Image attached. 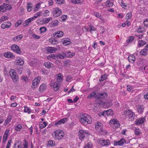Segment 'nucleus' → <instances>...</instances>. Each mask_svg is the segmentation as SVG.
Returning a JSON list of instances; mask_svg holds the SVG:
<instances>
[{
  "label": "nucleus",
  "instance_id": "54",
  "mask_svg": "<svg viewBox=\"0 0 148 148\" xmlns=\"http://www.w3.org/2000/svg\"><path fill=\"white\" fill-rule=\"evenodd\" d=\"M25 23H23V25L25 27L28 25V24L31 22V21L30 20L29 18L26 20L25 21Z\"/></svg>",
  "mask_w": 148,
  "mask_h": 148
},
{
  "label": "nucleus",
  "instance_id": "42",
  "mask_svg": "<svg viewBox=\"0 0 148 148\" xmlns=\"http://www.w3.org/2000/svg\"><path fill=\"white\" fill-rule=\"evenodd\" d=\"M113 4V2L110 1H108L106 2V5L108 7H112Z\"/></svg>",
  "mask_w": 148,
  "mask_h": 148
},
{
  "label": "nucleus",
  "instance_id": "33",
  "mask_svg": "<svg viewBox=\"0 0 148 148\" xmlns=\"http://www.w3.org/2000/svg\"><path fill=\"white\" fill-rule=\"evenodd\" d=\"M44 64L46 68H48L51 67L53 65L50 62H45Z\"/></svg>",
  "mask_w": 148,
  "mask_h": 148
},
{
  "label": "nucleus",
  "instance_id": "8",
  "mask_svg": "<svg viewBox=\"0 0 148 148\" xmlns=\"http://www.w3.org/2000/svg\"><path fill=\"white\" fill-rule=\"evenodd\" d=\"M53 35L55 38H60L63 35V33L62 31H58L53 33Z\"/></svg>",
  "mask_w": 148,
  "mask_h": 148
},
{
  "label": "nucleus",
  "instance_id": "35",
  "mask_svg": "<svg viewBox=\"0 0 148 148\" xmlns=\"http://www.w3.org/2000/svg\"><path fill=\"white\" fill-rule=\"evenodd\" d=\"M117 120L116 119L111 120L109 122V124L110 126L112 127V126L114 125L116 123H117Z\"/></svg>",
  "mask_w": 148,
  "mask_h": 148
},
{
  "label": "nucleus",
  "instance_id": "53",
  "mask_svg": "<svg viewBox=\"0 0 148 148\" xmlns=\"http://www.w3.org/2000/svg\"><path fill=\"white\" fill-rule=\"evenodd\" d=\"M22 127L21 125L20 124H18L15 127V130L17 131H18L20 130Z\"/></svg>",
  "mask_w": 148,
  "mask_h": 148
},
{
  "label": "nucleus",
  "instance_id": "10",
  "mask_svg": "<svg viewBox=\"0 0 148 148\" xmlns=\"http://www.w3.org/2000/svg\"><path fill=\"white\" fill-rule=\"evenodd\" d=\"M108 96L107 93L104 92L103 93H99L96 97V98L99 99L101 100L102 99H104L106 97Z\"/></svg>",
  "mask_w": 148,
  "mask_h": 148
},
{
  "label": "nucleus",
  "instance_id": "17",
  "mask_svg": "<svg viewBox=\"0 0 148 148\" xmlns=\"http://www.w3.org/2000/svg\"><path fill=\"white\" fill-rule=\"evenodd\" d=\"M128 59L129 62L131 63H133L136 60L135 56L133 55L129 56L128 57Z\"/></svg>",
  "mask_w": 148,
  "mask_h": 148
},
{
  "label": "nucleus",
  "instance_id": "63",
  "mask_svg": "<svg viewBox=\"0 0 148 148\" xmlns=\"http://www.w3.org/2000/svg\"><path fill=\"white\" fill-rule=\"evenodd\" d=\"M25 143H23V145L24 146L23 148H27L28 143L26 140H24Z\"/></svg>",
  "mask_w": 148,
  "mask_h": 148
},
{
  "label": "nucleus",
  "instance_id": "5",
  "mask_svg": "<svg viewBox=\"0 0 148 148\" xmlns=\"http://www.w3.org/2000/svg\"><path fill=\"white\" fill-rule=\"evenodd\" d=\"M11 48L12 50L16 52L18 54H20L21 53V49L17 45H12Z\"/></svg>",
  "mask_w": 148,
  "mask_h": 148
},
{
  "label": "nucleus",
  "instance_id": "58",
  "mask_svg": "<svg viewBox=\"0 0 148 148\" xmlns=\"http://www.w3.org/2000/svg\"><path fill=\"white\" fill-rule=\"evenodd\" d=\"M135 134L136 135H139L141 134V132L139 131V129H136L134 130Z\"/></svg>",
  "mask_w": 148,
  "mask_h": 148
},
{
  "label": "nucleus",
  "instance_id": "48",
  "mask_svg": "<svg viewBox=\"0 0 148 148\" xmlns=\"http://www.w3.org/2000/svg\"><path fill=\"white\" fill-rule=\"evenodd\" d=\"M6 5V3H4L3 5L0 6V11H2L3 12H5L4 7H5L4 6Z\"/></svg>",
  "mask_w": 148,
  "mask_h": 148
},
{
  "label": "nucleus",
  "instance_id": "2",
  "mask_svg": "<svg viewBox=\"0 0 148 148\" xmlns=\"http://www.w3.org/2000/svg\"><path fill=\"white\" fill-rule=\"evenodd\" d=\"M54 134L53 135L55 140H60L64 137V134L62 130H56L54 132Z\"/></svg>",
  "mask_w": 148,
  "mask_h": 148
},
{
  "label": "nucleus",
  "instance_id": "23",
  "mask_svg": "<svg viewBox=\"0 0 148 148\" xmlns=\"http://www.w3.org/2000/svg\"><path fill=\"white\" fill-rule=\"evenodd\" d=\"M62 41L63 43L65 44V45H69L70 43V39L68 38L63 39Z\"/></svg>",
  "mask_w": 148,
  "mask_h": 148
},
{
  "label": "nucleus",
  "instance_id": "14",
  "mask_svg": "<svg viewBox=\"0 0 148 148\" xmlns=\"http://www.w3.org/2000/svg\"><path fill=\"white\" fill-rule=\"evenodd\" d=\"M58 50L57 48L51 47H48L47 49V52L49 53H54L56 51Z\"/></svg>",
  "mask_w": 148,
  "mask_h": 148
},
{
  "label": "nucleus",
  "instance_id": "57",
  "mask_svg": "<svg viewBox=\"0 0 148 148\" xmlns=\"http://www.w3.org/2000/svg\"><path fill=\"white\" fill-rule=\"evenodd\" d=\"M23 69L19 66L17 67V72L19 74H21L22 73Z\"/></svg>",
  "mask_w": 148,
  "mask_h": 148
},
{
  "label": "nucleus",
  "instance_id": "15",
  "mask_svg": "<svg viewBox=\"0 0 148 148\" xmlns=\"http://www.w3.org/2000/svg\"><path fill=\"white\" fill-rule=\"evenodd\" d=\"M100 144L103 146L109 145L110 144V141L108 140H102L99 141Z\"/></svg>",
  "mask_w": 148,
  "mask_h": 148
},
{
  "label": "nucleus",
  "instance_id": "37",
  "mask_svg": "<svg viewBox=\"0 0 148 148\" xmlns=\"http://www.w3.org/2000/svg\"><path fill=\"white\" fill-rule=\"evenodd\" d=\"M14 147H17L18 148H22V146L21 145V142L20 141L17 142L14 145Z\"/></svg>",
  "mask_w": 148,
  "mask_h": 148
},
{
  "label": "nucleus",
  "instance_id": "59",
  "mask_svg": "<svg viewBox=\"0 0 148 148\" xmlns=\"http://www.w3.org/2000/svg\"><path fill=\"white\" fill-rule=\"evenodd\" d=\"M53 142L54 143V141L50 140L48 142V144L51 147H53L55 145L53 144Z\"/></svg>",
  "mask_w": 148,
  "mask_h": 148
},
{
  "label": "nucleus",
  "instance_id": "25",
  "mask_svg": "<svg viewBox=\"0 0 148 148\" xmlns=\"http://www.w3.org/2000/svg\"><path fill=\"white\" fill-rule=\"evenodd\" d=\"M58 21L57 20H54L51 22V23H49V25L51 24L50 26L51 27H54L57 25L58 24Z\"/></svg>",
  "mask_w": 148,
  "mask_h": 148
},
{
  "label": "nucleus",
  "instance_id": "44",
  "mask_svg": "<svg viewBox=\"0 0 148 148\" xmlns=\"http://www.w3.org/2000/svg\"><path fill=\"white\" fill-rule=\"evenodd\" d=\"M24 111L25 112L28 113V114L31 112V110L28 107L26 106L24 107Z\"/></svg>",
  "mask_w": 148,
  "mask_h": 148
},
{
  "label": "nucleus",
  "instance_id": "46",
  "mask_svg": "<svg viewBox=\"0 0 148 148\" xmlns=\"http://www.w3.org/2000/svg\"><path fill=\"white\" fill-rule=\"evenodd\" d=\"M57 4L61 5L63 4L64 2V0H55Z\"/></svg>",
  "mask_w": 148,
  "mask_h": 148
},
{
  "label": "nucleus",
  "instance_id": "6",
  "mask_svg": "<svg viewBox=\"0 0 148 148\" xmlns=\"http://www.w3.org/2000/svg\"><path fill=\"white\" fill-rule=\"evenodd\" d=\"M61 13V10L59 9V8L58 7L56 8L53 12V15L55 17H57L60 16Z\"/></svg>",
  "mask_w": 148,
  "mask_h": 148
},
{
  "label": "nucleus",
  "instance_id": "27",
  "mask_svg": "<svg viewBox=\"0 0 148 148\" xmlns=\"http://www.w3.org/2000/svg\"><path fill=\"white\" fill-rule=\"evenodd\" d=\"M59 84L57 82H55L54 83L53 86V90L55 91H57L59 88Z\"/></svg>",
  "mask_w": 148,
  "mask_h": 148
},
{
  "label": "nucleus",
  "instance_id": "62",
  "mask_svg": "<svg viewBox=\"0 0 148 148\" xmlns=\"http://www.w3.org/2000/svg\"><path fill=\"white\" fill-rule=\"evenodd\" d=\"M90 31L91 33L92 31H95L96 30V28L93 26L92 25H90Z\"/></svg>",
  "mask_w": 148,
  "mask_h": 148
},
{
  "label": "nucleus",
  "instance_id": "40",
  "mask_svg": "<svg viewBox=\"0 0 148 148\" xmlns=\"http://www.w3.org/2000/svg\"><path fill=\"white\" fill-rule=\"evenodd\" d=\"M65 54L64 53H62L61 54L57 55V58L63 59L65 57Z\"/></svg>",
  "mask_w": 148,
  "mask_h": 148
},
{
  "label": "nucleus",
  "instance_id": "18",
  "mask_svg": "<svg viewBox=\"0 0 148 148\" xmlns=\"http://www.w3.org/2000/svg\"><path fill=\"white\" fill-rule=\"evenodd\" d=\"M146 42L142 40H140L138 41V46L140 47L143 46L146 44Z\"/></svg>",
  "mask_w": 148,
  "mask_h": 148
},
{
  "label": "nucleus",
  "instance_id": "50",
  "mask_svg": "<svg viewBox=\"0 0 148 148\" xmlns=\"http://www.w3.org/2000/svg\"><path fill=\"white\" fill-rule=\"evenodd\" d=\"M67 17L66 15H64L62 16H61L60 20L61 21H65Z\"/></svg>",
  "mask_w": 148,
  "mask_h": 148
},
{
  "label": "nucleus",
  "instance_id": "51",
  "mask_svg": "<svg viewBox=\"0 0 148 148\" xmlns=\"http://www.w3.org/2000/svg\"><path fill=\"white\" fill-rule=\"evenodd\" d=\"M144 31V29L141 27H139L137 30V32L138 33H142Z\"/></svg>",
  "mask_w": 148,
  "mask_h": 148
},
{
  "label": "nucleus",
  "instance_id": "61",
  "mask_svg": "<svg viewBox=\"0 0 148 148\" xmlns=\"http://www.w3.org/2000/svg\"><path fill=\"white\" fill-rule=\"evenodd\" d=\"M132 16V14L131 12L128 13L126 16V19L128 20L130 19Z\"/></svg>",
  "mask_w": 148,
  "mask_h": 148
},
{
  "label": "nucleus",
  "instance_id": "64",
  "mask_svg": "<svg viewBox=\"0 0 148 148\" xmlns=\"http://www.w3.org/2000/svg\"><path fill=\"white\" fill-rule=\"evenodd\" d=\"M144 25L146 27H148V19H146L144 22Z\"/></svg>",
  "mask_w": 148,
  "mask_h": 148
},
{
  "label": "nucleus",
  "instance_id": "19",
  "mask_svg": "<svg viewBox=\"0 0 148 148\" xmlns=\"http://www.w3.org/2000/svg\"><path fill=\"white\" fill-rule=\"evenodd\" d=\"M140 55L143 56H146L147 55L148 51L144 47L143 49H142L139 52Z\"/></svg>",
  "mask_w": 148,
  "mask_h": 148
},
{
  "label": "nucleus",
  "instance_id": "39",
  "mask_svg": "<svg viewBox=\"0 0 148 148\" xmlns=\"http://www.w3.org/2000/svg\"><path fill=\"white\" fill-rule=\"evenodd\" d=\"M52 20V18L51 17L49 18H45L42 20V22L44 23L45 24L48 23L49 21Z\"/></svg>",
  "mask_w": 148,
  "mask_h": 148
},
{
  "label": "nucleus",
  "instance_id": "32",
  "mask_svg": "<svg viewBox=\"0 0 148 148\" xmlns=\"http://www.w3.org/2000/svg\"><path fill=\"white\" fill-rule=\"evenodd\" d=\"M106 112V115L109 116H112L113 113L112 110L111 109H109L107 110H105Z\"/></svg>",
  "mask_w": 148,
  "mask_h": 148
},
{
  "label": "nucleus",
  "instance_id": "56",
  "mask_svg": "<svg viewBox=\"0 0 148 148\" xmlns=\"http://www.w3.org/2000/svg\"><path fill=\"white\" fill-rule=\"evenodd\" d=\"M8 17L7 16H3L2 17L1 19H0V24L3 21L7 19Z\"/></svg>",
  "mask_w": 148,
  "mask_h": 148
},
{
  "label": "nucleus",
  "instance_id": "45",
  "mask_svg": "<svg viewBox=\"0 0 148 148\" xmlns=\"http://www.w3.org/2000/svg\"><path fill=\"white\" fill-rule=\"evenodd\" d=\"M32 4L30 3H28V5L27 6V10L28 12H30L32 10Z\"/></svg>",
  "mask_w": 148,
  "mask_h": 148
},
{
  "label": "nucleus",
  "instance_id": "1",
  "mask_svg": "<svg viewBox=\"0 0 148 148\" xmlns=\"http://www.w3.org/2000/svg\"><path fill=\"white\" fill-rule=\"evenodd\" d=\"M79 121L81 123L85 125L92 123L91 117L86 114H83L80 115Z\"/></svg>",
  "mask_w": 148,
  "mask_h": 148
},
{
  "label": "nucleus",
  "instance_id": "36",
  "mask_svg": "<svg viewBox=\"0 0 148 148\" xmlns=\"http://www.w3.org/2000/svg\"><path fill=\"white\" fill-rule=\"evenodd\" d=\"M94 97H96V93L95 92H92L88 96V98L89 99H91Z\"/></svg>",
  "mask_w": 148,
  "mask_h": 148
},
{
  "label": "nucleus",
  "instance_id": "4",
  "mask_svg": "<svg viewBox=\"0 0 148 148\" xmlns=\"http://www.w3.org/2000/svg\"><path fill=\"white\" fill-rule=\"evenodd\" d=\"M126 117H128L129 121H133L135 117V113L130 110H127L125 114Z\"/></svg>",
  "mask_w": 148,
  "mask_h": 148
},
{
  "label": "nucleus",
  "instance_id": "24",
  "mask_svg": "<svg viewBox=\"0 0 148 148\" xmlns=\"http://www.w3.org/2000/svg\"><path fill=\"white\" fill-rule=\"evenodd\" d=\"M47 123L46 122H40L39 123V127L40 129L44 128L47 125Z\"/></svg>",
  "mask_w": 148,
  "mask_h": 148
},
{
  "label": "nucleus",
  "instance_id": "9",
  "mask_svg": "<svg viewBox=\"0 0 148 148\" xmlns=\"http://www.w3.org/2000/svg\"><path fill=\"white\" fill-rule=\"evenodd\" d=\"M11 26V23L9 21L3 22L1 25V27L3 29L8 28Z\"/></svg>",
  "mask_w": 148,
  "mask_h": 148
},
{
  "label": "nucleus",
  "instance_id": "26",
  "mask_svg": "<svg viewBox=\"0 0 148 148\" xmlns=\"http://www.w3.org/2000/svg\"><path fill=\"white\" fill-rule=\"evenodd\" d=\"M72 3L75 4H82L84 2V0H71Z\"/></svg>",
  "mask_w": 148,
  "mask_h": 148
},
{
  "label": "nucleus",
  "instance_id": "60",
  "mask_svg": "<svg viewBox=\"0 0 148 148\" xmlns=\"http://www.w3.org/2000/svg\"><path fill=\"white\" fill-rule=\"evenodd\" d=\"M40 30L41 33L47 31V28L45 27H41Z\"/></svg>",
  "mask_w": 148,
  "mask_h": 148
},
{
  "label": "nucleus",
  "instance_id": "12",
  "mask_svg": "<svg viewBox=\"0 0 148 148\" xmlns=\"http://www.w3.org/2000/svg\"><path fill=\"white\" fill-rule=\"evenodd\" d=\"M124 143H126V141L125 139L122 138L118 142H115L114 143V145L123 146Z\"/></svg>",
  "mask_w": 148,
  "mask_h": 148
},
{
  "label": "nucleus",
  "instance_id": "13",
  "mask_svg": "<svg viewBox=\"0 0 148 148\" xmlns=\"http://www.w3.org/2000/svg\"><path fill=\"white\" fill-rule=\"evenodd\" d=\"M145 119L144 117H141L136 120L135 122L136 125H139L143 123Z\"/></svg>",
  "mask_w": 148,
  "mask_h": 148
},
{
  "label": "nucleus",
  "instance_id": "22",
  "mask_svg": "<svg viewBox=\"0 0 148 148\" xmlns=\"http://www.w3.org/2000/svg\"><path fill=\"white\" fill-rule=\"evenodd\" d=\"M4 56L7 58H13L14 56L12 53L11 52H5L4 54Z\"/></svg>",
  "mask_w": 148,
  "mask_h": 148
},
{
  "label": "nucleus",
  "instance_id": "52",
  "mask_svg": "<svg viewBox=\"0 0 148 148\" xmlns=\"http://www.w3.org/2000/svg\"><path fill=\"white\" fill-rule=\"evenodd\" d=\"M23 23V21L20 20H18L17 22L15 23V26L17 27H18L19 25H21Z\"/></svg>",
  "mask_w": 148,
  "mask_h": 148
},
{
  "label": "nucleus",
  "instance_id": "55",
  "mask_svg": "<svg viewBox=\"0 0 148 148\" xmlns=\"http://www.w3.org/2000/svg\"><path fill=\"white\" fill-rule=\"evenodd\" d=\"M120 126V124L119 122L118 121H117V123H116L114 124V125H113V126H112V127L114 128H116Z\"/></svg>",
  "mask_w": 148,
  "mask_h": 148
},
{
  "label": "nucleus",
  "instance_id": "38",
  "mask_svg": "<svg viewBox=\"0 0 148 148\" xmlns=\"http://www.w3.org/2000/svg\"><path fill=\"white\" fill-rule=\"evenodd\" d=\"M23 36L21 35H18L15 37H14L13 39L15 41H18L20 40L23 38Z\"/></svg>",
  "mask_w": 148,
  "mask_h": 148
},
{
  "label": "nucleus",
  "instance_id": "7",
  "mask_svg": "<svg viewBox=\"0 0 148 148\" xmlns=\"http://www.w3.org/2000/svg\"><path fill=\"white\" fill-rule=\"evenodd\" d=\"M87 134H88L87 132L82 130H80L78 133L79 137V139L82 140L84 138L87 136Z\"/></svg>",
  "mask_w": 148,
  "mask_h": 148
},
{
  "label": "nucleus",
  "instance_id": "3",
  "mask_svg": "<svg viewBox=\"0 0 148 148\" xmlns=\"http://www.w3.org/2000/svg\"><path fill=\"white\" fill-rule=\"evenodd\" d=\"M10 75L14 82H16L18 80V77L16 71L13 69H11L9 72Z\"/></svg>",
  "mask_w": 148,
  "mask_h": 148
},
{
  "label": "nucleus",
  "instance_id": "31",
  "mask_svg": "<svg viewBox=\"0 0 148 148\" xmlns=\"http://www.w3.org/2000/svg\"><path fill=\"white\" fill-rule=\"evenodd\" d=\"M8 135V132H5L3 136V143H5L7 139Z\"/></svg>",
  "mask_w": 148,
  "mask_h": 148
},
{
  "label": "nucleus",
  "instance_id": "16",
  "mask_svg": "<svg viewBox=\"0 0 148 148\" xmlns=\"http://www.w3.org/2000/svg\"><path fill=\"white\" fill-rule=\"evenodd\" d=\"M66 122H67V119L66 118H64L60 119L58 121L56 122L55 123V125L58 126V125H60L62 124H63Z\"/></svg>",
  "mask_w": 148,
  "mask_h": 148
},
{
  "label": "nucleus",
  "instance_id": "43",
  "mask_svg": "<svg viewBox=\"0 0 148 148\" xmlns=\"http://www.w3.org/2000/svg\"><path fill=\"white\" fill-rule=\"evenodd\" d=\"M46 88V86L44 84H42L41 85L39 88V91L41 92L45 90Z\"/></svg>",
  "mask_w": 148,
  "mask_h": 148
},
{
  "label": "nucleus",
  "instance_id": "29",
  "mask_svg": "<svg viewBox=\"0 0 148 148\" xmlns=\"http://www.w3.org/2000/svg\"><path fill=\"white\" fill-rule=\"evenodd\" d=\"M63 76L60 73L58 74L57 80L58 82H60L62 81Z\"/></svg>",
  "mask_w": 148,
  "mask_h": 148
},
{
  "label": "nucleus",
  "instance_id": "47",
  "mask_svg": "<svg viewBox=\"0 0 148 148\" xmlns=\"http://www.w3.org/2000/svg\"><path fill=\"white\" fill-rule=\"evenodd\" d=\"M134 39V36H130L127 40V43H130L132 42Z\"/></svg>",
  "mask_w": 148,
  "mask_h": 148
},
{
  "label": "nucleus",
  "instance_id": "30",
  "mask_svg": "<svg viewBox=\"0 0 148 148\" xmlns=\"http://www.w3.org/2000/svg\"><path fill=\"white\" fill-rule=\"evenodd\" d=\"M107 74L106 73L103 75H102L101 76V78L99 79L100 82H102L105 80L107 77Z\"/></svg>",
  "mask_w": 148,
  "mask_h": 148
},
{
  "label": "nucleus",
  "instance_id": "49",
  "mask_svg": "<svg viewBox=\"0 0 148 148\" xmlns=\"http://www.w3.org/2000/svg\"><path fill=\"white\" fill-rule=\"evenodd\" d=\"M118 2L123 8L127 7V5H125V3H123V0H118Z\"/></svg>",
  "mask_w": 148,
  "mask_h": 148
},
{
  "label": "nucleus",
  "instance_id": "11",
  "mask_svg": "<svg viewBox=\"0 0 148 148\" xmlns=\"http://www.w3.org/2000/svg\"><path fill=\"white\" fill-rule=\"evenodd\" d=\"M40 80V77H37L33 80L32 82V86L34 88H35L37 85L39 83Z\"/></svg>",
  "mask_w": 148,
  "mask_h": 148
},
{
  "label": "nucleus",
  "instance_id": "21",
  "mask_svg": "<svg viewBox=\"0 0 148 148\" xmlns=\"http://www.w3.org/2000/svg\"><path fill=\"white\" fill-rule=\"evenodd\" d=\"M24 63V61L23 59L18 58L16 62L17 65L22 66Z\"/></svg>",
  "mask_w": 148,
  "mask_h": 148
},
{
  "label": "nucleus",
  "instance_id": "41",
  "mask_svg": "<svg viewBox=\"0 0 148 148\" xmlns=\"http://www.w3.org/2000/svg\"><path fill=\"white\" fill-rule=\"evenodd\" d=\"M12 119V117L11 116H8L7 119L5 120V121L4 122L5 125L8 124L11 121Z\"/></svg>",
  "mask_w": 148,
  "mask_h": 148
},
{
  "label": "nucleus",
  "instance_id": "28",
  "mask_svg": "<svg viewBox=\"0 0 148 148\" xmlns=\"http://www.w3.org/2000/svg\"><path fill=\"white\" fill-rule=\"evenodd\" d=\"M47 59L49 60H51L52 59H56V58H57V55H55V54H51L48 56H47Z\"/></svg>",
  "mask_w": 148,
  "mask_h": 148
},
{
  "label": "nucleus",
  "instance_id": "20",
  "mask_svg": "<svg viewBox=\"0 0 148 148\" xmlns=\"http://www.w3.org/2000/svg\"><path fill=\"white\" fill-rule=\"evenodd\" d=\"M137 109L138 112L140 113H141L143 112L144 108L143 106L139 105L137 106Z\"/></svg>",
  "mask_w": 148,
  "mask_h": 148
},
{
  "label": "nucleus",
  "instance_id": "34",
  "mask_svg": "<svg viewBox=\"0 0 148 148\" xmlns=\"http://www.w3.org/2000/svg\"><path fill=\"white\" fill-rule=\"evenodd\" d=\"M95 127L97 130L98 129H102V123L101 122L97 123V124L96 125Z\"/></svg>",
  "mask_w": 148,
  "mask_h": 148
}]
</instances>
